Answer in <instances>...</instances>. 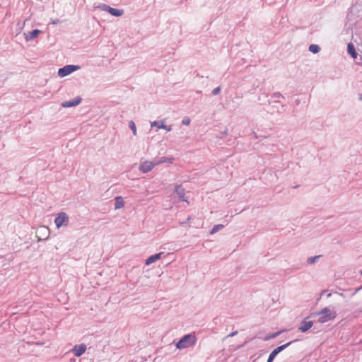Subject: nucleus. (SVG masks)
<instances>
[{
  "mask_svg": "<svg viewBox=\"0 0 362 362\" xmlns=\"http://www.w3.org/2000/svg\"><path fill=\"white\" fill-rule=\"evenodd\" d=\"M164 161L165 160H162L155 161V162L148 161V160L144 161L141 163V165L139 166V170L142 173H148V172L151 171L156 165L160 164V163H163Z\"/></svg>",
  "mask_w": 362,
  "mask_h": 362,
  "instance_id": "obj_3",
  "label": "nucleus"
},
{
  "mask_svg": "<svg viewBox=\"0 0 362 362\" xmlns=\"http://www.w3.org/2000/svg\"><path fill=\"white\" fill-rule=\"evenodd\" d=\"M317 315H319L318 322L320 323H325L329 320H332L337 316L336 313L328 308H323L317 313Z\"/></svg>",
  "mask_w": 362,
  "mask_h": 362,
  "instance_id": "obj_2",
  "label": "nucleus"
},
{
  "mask_svg": "<svg viewBox=\"0 0 362 362\" xmlns=\"http://www.w3.org/2000/svg\"><path fill=\"white\" fill-rule=\"evenodd\" d=\"M219 91H220V88H219V87H218V88H215V89L213 90V93H214V95H217V94L219 93Z\"/></svg>",
  "mask_w": 362,
  "mask_h": 362,
  "instance_id": "obj_22",
  "label": "nucleus"
},
{
  "mask_svg": "<svg viewBox=\"0 0 362 362\" xmlns=\"http://www.w3.org/2000/svg\"><path fill=\"white\" fill-rule=\"evenodd\" d=\"M318 257H319V256H315V257H310V258H309V259H308V262L309 263H310V264H313V263H314V262H315V259H316L317 258H318Z\"/></svg>",
  "mask_w": 362,
  "mask_h": 362,
  "instance_id": "obj_21",
  "label": "nucleus"
},
{
  "mask_svg": "<svg viewBox=\"0 0 362 362\" xmlns=\"http://www.w3.org/2000/svg\"><path fill=\"white\" fill-rule=\"evenodd\" d=\"M348 52L351 55L354 59L357 57V53L354 49V47L351 44H349L347 47Z\"/></svg>",
  "mask_w": 362,
  "mask_h": 362,
  "instance_id": "obj_16",
  "label": "nucleus"
},
{
  "mask_svg": "<svg viewBox=\"0 0 362 362\" xmlns=\"http://www.w3.org/2000/svg\"><path fill=\"white\" fill-rule=\"evenodd\" d=\"M291 342H288L286 344L281 345L276 348L269 356L267 362H272L275 356L282 350H284L286 347L291 344Z\"/></svg>",
  "mask_w": 362,
  "mask_h": 362,
  "instance_id": "obj_6",
  "label": "nucleus"
},
{
  "mask_svg": "<svg viewBox=\"0 0 362 362\" xmlns=\"http://www.w3.org/2000/svg\"><path fill=\"white\" fill-rule=\"evenodd\" d=\"M309 51H310L311 52H313L314 54H316V53L319 52L320 47L318 45L313 44V45H310Z\"/></svg>",
  "mask_w": 362,
  "mask_h": 362,
  "instance_id": "obj_17",
  "label": "nucleus"
},
{
  "mask_svg": "<svg viewBox=\"0 0 362 362\" xmlns=\"http://www.w3.org/2000/svg\"><path fill=\"white\" fill-rule=\"evenodd\" d=\"M81 101V98L78 97L71 101H66L62 103L64 107H70L78 105Z\"/></svg>",
  "mask_w": 362,
  "mask_h": 362,
  "instance_id": "obj_10",
  "label": "nucleus"
},
{
  "mask_svg": "<svg viewBox=\"0 0 362 362\" xmlns=\"http://www.w3.org/2000/svg\"><path fill=\"white\" fill-rule=\"evenodd\" d=\"M182 122L185 125H188L190 123V119L188 117L184 118Z\"/></svg>",
  "mask_w": 362,
  "mask_h": 362,
  "instance_id": "obj_20",
  "label": "nucleus"
},
{
  "mask_svg": "<svg viewBox=\"0 0 362 362\" xmlns=\"http://www.w3.org/2000/svg\"><path fill=\"white\" fill-rule=\"evenodd\" d=\"M130 129L132 130L134 135L136 134V128L134 122L133 121H130L129 123Z\"/></svg>",
  "mask_w": 362,
  "mask_h": 362,
  "instance_id": "obj_19",
  "label": "nucleus"
},
{
  "mask_svg": "<svg viewBox=\"0 0 362 362\" xmlns=\"http://www.w3.org/2000/svg\"><path fill=\"white\" fill-rule=\"evenodd\" d=\"M124 206V202L123 201V199L121 197H116L115 204V209H121Z\"/></svg>",
  "mask_w": 362,
  "mask_h": 362,
  "instance_id": "obj_14",
  "label": "nucleus"
},
{
  "mask_svg": "<svg viewBox=\"0 0 362 362\" xmlns=\"http://www.w3.org/2000/svg\"><path fill=\"white\" fill-rule=\"evenodd\" d=\"M313 325V322L312 321H307L304 320L302 321L300 326L299 327V330L302 332H305L308 329H310Z\"/></svg>",
  "mask_w": 362,
  "mask_h": 362,
  "instance_id": "obj_9",
  "label": "nucleus"
},
{
  "mask_svg": "<svg viewBox=\"0 0 362 362\" xmlns=\"http://www.w3.org/2000/svg\"><path fill=\"white\" fill-rule=\"evenodd\" d=\"M40 33V30H34L31 32H28V33L25 34V40L27 41L31 40L37 37Z\"/></svg>",
  "mask_w": 362,
  "mask_h": 362,
  "instance_id": "obj_12",
  "label": "nucleus"
},
{
  "mask_svg": "<svg viewBox=\"0 0 362 362\" xmlns=\"http://www.w3.org/2000/svg\"><path fill=\"white\" fill-rule=\"evenodd\" d=\"M197 341L194 334H187L182 338L176 344V347L179 349H182L193 346Z\"/></svg>",
  "mask_w": 362,
  "mask_h": 362,
  "instance_id": "obj_1",
  "label": "nucleus"
},
{
  "mask_svg": "<svg viewBox=\"0 0 362 362\" xmlns=\"http://www.w3.org/2000/svg\"><path fill=\"white\" fill-rule=\"evenodd\" d=\"M360 98L362 100V94L361 95Z\"/></svg>",
  "mask_w": 362,
  "mask_h": 362,
  "instance_id": "obj_23",
  "label": "nucleus"
},
{
  "mask_svg": "<svg viewBox=\"0 0 362 362\" xmlns=\"http://www.w3.org/2000/svg\"><path fill=\"white\" fill-rule=\"evenodd\" d=\"M175 192L177 193V194L179 195V197L183 200V201H186L187 202V199H185V189L182 187V186L180 185H177L176 187H175Z\"/></svg>",
  "mask_w": 362,
  "mask_h": 362,
  "instance_id": "obj_13",
  "label": "nucleus"
},
{
  "mask_svg": "<svg viewBox=\"0 0 362 362\" xmlns=\"http://www.w3.org/2000/svg\"><path fill=\"white\" fill-rule=\"evenodd\" d=\"M69 221V217L64 212L58 214L57 217L54 220V223L57 228H59L63 225H66Z\"/></svg>",
  "mask_w": 362,
  "mask_h": 362,
  "instance_id": "obj_5",
  "label": "nucleus"
},
{
  "mask_svg": "<svg viewBox=\"0 0 362 362\" xmlns=\"http://www.w3.org/2000/svg\"><path fill=\"white\" fill-rule=\"evenodd\" d=\"M223 228V226L221 225V224H218V225H216L214 226V228H212L211 231V233L213 234V233H216L218 230L221 229Z\"/></svg>",
  "mask_w": 362,
  "mask_h": 362,
  "instance_id": "obj_18",
  "label": "nucleus"
},
{
  "mask_svg": "<svg viewBox=\"0 0 362 362\" xmlns=\"http://www.w3.org/2000/svg\"><path fill=\"white\" fill-rule=\"evenodd\" d=\"M78 69L79 66H78L67 65L64 66L63 68L59 69L58 71V74L61 77H64Z\"/></svg>",
  "mask_w": 362,
  "mask_h": 362,
  "instance_id": "obj_4",
  "label": "nucleus"
},
{
  "mask_svg": "<svg viewBox=\"0 0 362 362\" xmlns=\"http://www.w3.org/2000/svg\"><path fill=\"white\" fill-rule=\"evenodd\" d=\"M163 255V252H159L158 254L153 255L148 257L146 260V265H149L152 264L153 262L160 259L161 258V256Z\"/></svg>",
  "mask_w": 362,
  "mask_h": 362,
  "instance_id": "obj_11",
  "label": "nucleus"
},
{
  "mask_svg": "<svg viewBox=\"0 0 362 362\" xmlns=\"http://www.w3.org/2000/svg\"><path fill=\"white\" fill-rule=\"evenodd\" d=\"M151 127H156L158 129H164L167 132H170L172 129L170 126H167L165 124L164 120L152 122H151Z\"/></svg>",
  "mask_w": 362,
  "mask_h": 362,
  "instance_id": "obj_7",
  "label": "nucleus"
},
{
  "mask_svg": "<svg viewBox=\"0 0 362 362\" xmlns=\"http://www.w3.org/2000/svg\"><path fill=\"white\" fill-rule=\"evenodd\" d=\"M108 11L110 14L115 16H120L123 13V11L122 10L113 8H109Z\"/></svg>",
  "mask_w": 362,
  "mask_h": 362,
  "instance_id": "obj_15",
  "label": "nucleus"
},
{
  "mask_svg": "<svg viewBox=\"0 0 362 362\" xmlns=\"http://www.w3.org/2000/svg\"><path fill=\"white\" fill-rule=\"evenodd\" d=\"M86 350V346L85 344H79L76 345L73 349L72 352L76 356H81Z\"/></svg>",
  "mask_w": 362,
  "mask_h": 362,
  "instance_id": "obj_8",
  "label": "nucleus"
},
{
  "mask_svg": "<svg viewBox=\"0 0 362 362\" xmlns=\"http://www.w3.org/2000/svg\"><path fill=\"white\" fill-rule=\"evenodd\" d=\"M361 275L362 276V270H361Z\"/></svg>",
  "mask_w": 362,
  "mask_h": 362,
  "instance_id": "obj_24",
  "label": "nucleus"
}]
</instances>
